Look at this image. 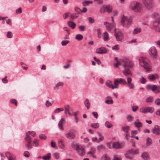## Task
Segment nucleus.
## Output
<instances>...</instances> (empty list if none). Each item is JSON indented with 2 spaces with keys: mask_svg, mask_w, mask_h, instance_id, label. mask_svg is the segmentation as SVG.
<instances>
[{
  "mask_svg": "<svg viewBox=\"0 0 160 160\" xmlns=\"http://www.w3.org/2000/svg\"><path fill=\"white\" fill-rule=\"evenodd\" d=\"M130 9L134 12H140L142 10V4L136 1L132 2L129 5Z\"/></svg>",
  "mask_w": 160,
  "mask_h": 160,
  "instance_id": "f257e3e1",
  "label": "nucleus"
},
{
  "mask_svg": "<svg viewBox=\"0 0 160 160\" xmlns=\"http://www.w3.org/2000/svg\"><path fill=\"white\" fill-rule=\"evenodd\" d=\"M139 61L140 65L143 67L147 71H150L151 70L150 62L148 59L143 57H140Z\"/></svg>",
  "mask_w": 160,
  "mask_h": 160,
  "instance_id": "f03ea898",
  "label": "nucleus"
},
{
  "mask_svg": "<svg viewBox=\"0 0 160 160\" xmlns=\"http://www.w3.org/2000/svg\"><path fill=\"white\" fill-rule=\"evenodd\" d=\"M72 146L75 148L78 154L81 156H83L85 154V151L83 148L81 146L78 145L75 143H73Z\"/></svg>",
  "mask_w": 160,
  "mask_h": 160,
  "instance_id": "7ed1b4c3",
  "label": "nucleus"
},
{
  "mask_svg": "<svg viewBox=\"0 0 160 160\" xmlns=\"http://www.w3.org/2000/svg\"><path fill=\"white\" fill-rule=\"evenodd\" d=\"M148 52L150 56L153 58L156 59L158 56L157 50L154 46L151 47L148 50Z\"/></svg>",
  "mask_w": 160,
  "mask_h": 160,
  "instance_id": "20e7f679",
  "label": "nucleus"
},
{
  "mask_svg": "<svg viewBox=\"0 0 160 160\" xmlns=\"http://www.w3.org/2000/svg\"><path fill=\"white\" fill-rule=\"evenodd\" d=\"M121 61L122 62L124 68H132L133 66L132 62L127 58H122L121 59Z\"/></svg>",
  "mask_w": 160,
  "mask_h": 160,
  "instance_id": "39448f33",
  "label": "nucleus"
},
{
  "mask_svg": "<svg viewBox=\"0 0 160 160\" xmlns=\"http://www.w3.org/2000/svg\"><path fill=\"white\" fill-rule=\"evenodd\" d=\"M121 22L122 25L124 27H128L131 24L132 20L129 18L123 15L122 17Z\"/></svg>",
  "mask_w": 160,
  "mask_h": 160,
  "instance_id": "423d86ee",
  "label": "nucleus"
},
{
  "mask_svg": "<svg viewBox=\"0 0 160 160\" xmlns=\"http://www.w3.org/2000/svg\"><path fill=\"white\" fill-rule=\"evenodd\" d=\"M116 29L114 30V35L116 40L118 41L121 42L124 38V34L122 32L120 31H116Z\"/></svg>",
  "mask_w": 160,
  "mask_h": 160,
  "instance_id": "0eeeda50",
  "label": "nucleus"
},
{
  "mask_svg": "<svg viewBox=\"0 0 160 160\" xmlns=\"http://www.w3.org/2000/svg\"><path fill=\"white\" fill-rule=\"evenodd\" d=\"M132 78L128 77L127 78V81L125 83L130 89H133L135 88V85L132 82Z\"/></svg>",
  "mask_w": 160,
  "mask_h": 160,
  "instance_id": "6e6552de",
  "label": "nucleus"
},
{
  "mask_svg": "<svg viewBox=\"0 0 160 160\" xmlns=\"http://www.w3.org/2000/svg\"><path fill=\"white\" fill-rule=\"evenodd\" d=\"M144 2L146 7L147 9H150L153 6V0H143Z\"/></svg>",
  "mask_w": 160,
  "mask_h": 160,
  "instance_id": "1a4fd4ad",
  "label": "nucleus"
},
{
  "mask_svg": "<svg viewBox=\"0 0 160 160\" xmlns=\"http://www.w3.org/2000/svg\"><path fill=\"white\" fill-rule=\"evenodd\" d=\"M65 136L66 137L70 139H74L75 137V135L73 132L72 130H69L68 132L66 133Z\"/></svg>",
  "mask_w": 160,
  "mask_h": 160,
  "instance_id": "9d476101",
  "label": "nucleus"
},
{
  "mask_svg": "<svg viewBox=\"0 0 160 160\" xmlns=\"http://www.w3.org/2000/svg\"><path fill=\"white\" fill-rule=\"evenodd\" d=\"M152 132L153 133L157 135H159V132H160V126L157 125H155L154 128L152 129Z\"/></svg>",
  "mask_w": 160,
  "mask_h": 160,
  "instance_id": "9b49d317",
  "label": "nucleus"
},
{
  "mask_svg": "<svg viewBox=\"0 0 160 160\" xmlns=\"http://www.w3.org/2000/svg\"><path fill=\"white\" fill-rule=\"evenodd\" d=\"M124 70L123 71V72L124 75L127 77V78H131L132 77V73L131 71L127 68H124Z\"/></svg>",
  "mask_w": 160,
  "mask_h": 160,
  "instance_id": "f8f14e48",
  "label": "nucleus"
},
{
  "mask_svg": "<svg viewBox=\"0 0 160 160\" xmlns=\"http://www.w3.org/2000/svg\"><path fill=\"white\" fill-rule=\"evenodd\" d=\"M160 22L158 20H156L153 23L154 29L155 31L158 32H160V27H158L159 24Z\"/></svg>",
  "mask_w": 160,
  "mask_h": 160,
  "instance_id": "ddd939ff",
  "label": "nucleus"
},
{
  "mask_svg": "<svg viewBox=\"0 0 160 160\" xmlns=\"http://www.w3.org/2000/svg\"><path fill=\"white\" fill-rule=\"evenodd\" d=\"M25 139L27 141V143L26 146L28 148L31 149L32 148V146L31 144V138L30 137H25Z\"/></svg>",
  "mask_w": 160,
  "mask_h": 160,
  "instance_id": "4468645a",
  "label": "nucleus"
},
{
  "mask_svg": "<svg viewBox=\"0 0 160 160\" xmlns=\"http://www.w3.org/2000/svg\"><path fill=\"white\" fill-rule=\"evenodd\" d=\"M107 52V50L105 48L101 47L96 50V52L98 54L105 53Z\"/></svg>",
  "mask_w": 160,
  "mask_h": 160,
  "instance_id": "2eb2a0df",
  "label": "nucleus"
},
{
  "mask_svg": "<svg viewBox=\"0 0 160 160\" xmlns=\"http://www.w3.org/2000/svg\"><path fill=\"white\" fill-rule=\"evenodd\" d=\"M5 155L9 160H16L15 157L9 152H6Z\"/></svg>",
  "mask_w": 160,
  "mask_h": 160,
  "instance_id": "dca6fc26",
  "label": "nucleus"
},
{
  "mask_svg": "<svg viewBox=\"0 0 160 160\" xmlns=\"http://www.w3.org/2000/svg\"><path fill=\"white\" fill-rule=\"evenodd\" d=\"M102 38L104 41H108L110 39L109 36V34L107 32H105L103 33Z\"/></svg>",
  "mask_w": 160,
  "mask_h": 160,
  "instance_id": "f3484780",
  "label": "nucleus"
},
{
  "mask_svg": "<svg viewBox=\"0 0 160 160\" xmlns=\"http://www.w3.org/2000/svg\"><path fill=\"white\" fill-rule=\"evenodd\" d=\"M112 146L113 148L116 149H119L122 147L121 145L118 142H113Z\"/></svg>",
  "mask_w": 160,
  "mask_h": 160,
  "instance_id": "a211bd4d",
  "label": "nucleus"
},
{
  "mask_svg": "<svg viewBox=\"0 0 160 160\" xmlns=\"http://www.w3.org/2000/svg\"><path fill=\"white\" fill-rule=\"evenodd\" d=\"M64 122L65 119L63 118H62L60 120L59 122L58 123V126L60 129L62 130H63V129L62 124Z\"/></svg>",
  "mask_w": 160,
  "mask_h": 160,
  "instance_id": "6ab92c4d",
  "label": "nucleus"
},
{
  "mask_svg": "<svg viewBox=\"0 0 160 160\" xmlns=\"http://www.w3.org/2000/svg\"><path fill=\"white\" fill-rule=\"evenodd\" d=\"M157 86L154 85H148L147 86V88L148 89H151L152 91L155 92Z\"/></svg>",
  "mask_w": 160,
  "mask_h": 160,
  "instance_id": "aec40b11",
  "label": "nucleus"
},
{
  "mask_svg": "<svg viewBox=\"0 0 160 160\" xmlns=\"http://www.w3.org/2000/svg\"><path fill=\"white\" fill-rule=\"evenodd\" d=\"M134 123L135 126L137 128H141L142 126V123L139 121L138 119H137Z\"/></svg>",
  "mask_w": 160,
  "mask_h": 160,
  "instance_id": "412c9836",
  "label": "nucleus"
},
{
  "mask_svg": "<svg viewBox=\"0 0 160 160\" xmlns=\"http://www.w3.org/2000/svg\"><path fill=\"white\" fill-rule=\"evenodd\" d=\"M4 20L7 25L9 26H11L12 25V20L9 18L8 17H5V19Z\"/></svg>",
  "mask_w": 160,
  "mask_h": 160,
  "instance_id": "4be33fe9",
  "label": "nucleus"
},
{
  "mask_svg": "<svg viewBox=\"0 0 160 160\" xmlns=\"http://www.w3.org/2000/svg\"><path fill=\"white\" fill-rule=\"evenodd\" d=\"M114 24L113 23H108L106 25V28L108 31H110L114 27Z\"/></svg>",
  "mask_w": 160,
  "mask_h": 160,
  "instance_id": "5701e85b",
  "label": "nucleus"
},
{
  "mask_svg": "<svg viewBox=\"0 0 160 160\" xmlns=\"http://www.w3.org/2000/svg\"><path fill=\"white\" fill-rule=\"evenodd\" d=\"M154 109L152 107H146V113H152L154 111Z\"/></svg>",
  "mask_w": 160,
  "mask_h": 160,
  "instance_id": "b1692460",
  "label": "nucleus"
},
{
  "mask_svg": "<svg viewBox=\"0 0 160 160\" xmlns=\"http://www.w3.org/2000/svg\"><path fill=\"white\" fill-rule=\"evenodd\" d=\"M68 24L72 29H74L76 26V24L74 22L71 21H68Z\"/></svg>",
  "mask_w": 160,
  "mask_h": 160,
  "instance_id": "393cba45",
  "label": "nucleus"
},
{
  "mask_svg": "<svg viewBox=\"0 0 160 160\" xmlns=\"http://www.w3.org/2000/svg\"><path fill=\"white\" fill-rule=\"evenodd\" d=\"M65 110L68 112V114L70 116L72 115V114L70 112V106L67 105L64 106Z\"/></svg>",
  "mask_w": 160,
  "mask_h": 160,
  "instance_id": "a878e982",
  "label": "nucleus"
},
{
  "mask_svg": "<svg viewBox=\"0 0 160 160\" xmlns=\"http://www.w3.org/2000/svg\"><path fill=\"white\" fill-rule=\"evenodd\" d=\"M36 134V133L34 131H29L26 133L25 137H30L29 135H30L34 137Z\"/></svg>",
  "mask_w": 160,
  "mask_h": 160,
  "instance_id": "bb28decb",
  "label": "nucleus"
},
{
  "mask_svg": "<svg viewBox=\"0 0 160 160\" xmlns=\"http://www.w3.org/2000/svg\"><path fill=\"white\" fill-rule=\"evenodd\" d=\"M120 83V82L118 79H116L114 81V86H112V89H114L115 88H118V85Z\"/></svg>",
  "mask_w": 160,
  "mask_h": 160,
  "instance_id": "cd10ccee",
  "label": "nucleus"
},
{
  "mask_svg": "<svg viewBox=\"0 0 160 160\" xmlns=\"http://www.w3.org/2000/svg\"><path fill=\"white\" fill-rule=\"evenodd\" d=\"M141 157L145 160H147L149 158V155L148 153L147 152H144L142 155Z\"/></svg>",
  "mask_w": 160,
  "mask_h": 160,
  "instance_id": "c85d7f7f",
  "label": "nucleus"
},
{
  "mask_svg": "<svg viewBox=\"0 0 160 160\" xmlns=\"http://www.w3.org/2000/svg\"><path fill=\"white\" fill-rule=\"evenodd\" d=\"M158 78V75L156 74L150 75L148 76V78L150 80H154Z\"/></svg>",
  "mask_w": 160,
  "mask_h": 160,
  "instance_id": "c756f323",
  "label": "nucleus"
},
{
  "mask_svg": "<svg viewBox=\"0 0 160 160\" xmlns=\"http://www.w3.org/2000/svg\"><path fill=\"white\" fill-rule=\"evenodd\" d=\"M152 139L149 137L147 138L146 139V145L147 146H149L152 143Z\"/></svg>",
  "mask_w": 160,
  "mask_h": 160,
  "instance_id": "7c9ffc66",
  "label": "nucleus"
},
{
  "mask_svg": "<svg viewBox=\"0 0 160 160\" xmlns=\"http://www.w3.org/2000/svg\"><path fill=\"white\" fill-rule=\"evenodd\" d=\"M84 104L88 109L90 106V102L88 99H86L84 102Z\"/></svg>",
  "mask_w": 160,
  "mask_h": 160,
  "instance_id": "2f4dec72",
  "label": "nucleus"
},
{
  "mask_svg": "<svg viewBox=\"0 0 160 160\" xmlns=\"http://www.w3.org/2000/svg\"><path fill=\"white\" fill-rule=\"evenodd\" d=\"M128 152L129 153L131 154H137L139 152L138 150L137 149H131Z\"/></svg>",
  "mask_w": 160,
  "mask_h": 160,
  "instance_id": "473e14b6",
  "label": "nucleus"
},
{
  "mask_svg": "<svg viewBox=\"0 0 160 160\" xmlns=\"http://www.w3.org/2000/svg\"><path fill=\"white\" fill-rule=\"evenodd\" d=\"M122 130L125 133H128L130 130V127L127 126L122 127Z\"/></svg>",
  "mask_w": 160,
  "mask_h": 160,
  "instance_id": "72a5a7b5",
  "label": "nucleus"
},
{
  "mask_svg": "<svg viewBox=\"0 0 160 160\" xmlns=\"http://www.w3.org/2000/svg\"><path fill=\"white\" fill-rule=\"evenodd\" d=\"M51 154L50 153H48V154L45 155L43 156L42 158L44 160H49L50 158H51Z\"/></svg>",
  "mask_w": 160,
  "mask_h": 160,
  "instance_id": "f704fd0d",
  "label": "nucleus"
},
{
  "mask_svg": "<svg viewBox=\"0 0 160 160\" xmlns=\"http://www.w3.org/2000/svg\"><path fill=\"white\" fill-rule=\"evenodd\" d=\"M106 10L108 13H111L112 11V7L109 5H108L106 6Z\"/></svg>",
  "mask_w": 160,
  "mask_h": 160,
  "instance_id": "c9c22d12",
  "label": "nucleus"
},
{
  "mask_svg": "<svg viewBox=\"0 0 160 160\" xmlns=\"http://www.w3.org/2000/svg\"><path fill=\"white\" fill-rule=\"evenodd\" d=\"M64 85L63 83L62 82H58L57 83L55 86V88L58 89L60 87H62Z\"/></svg>",
  "mask_w": 160,
  "mask_h": 160,
  "instance_id": "e433bc0d",
  "label": "nucleus"
},
{
  "mask_svg": "<svg viewBox=\"0 0 160 160\" xmlns=\"http://www.w3.org/2000/svg\"><path fill=\"white\" fill-rule=\"evenodd\" d=\"M102 160H111L109 156L107 154H105L102 157Z\"/></svg>",
  "mask_w": 160,
  "mask_h": 160,
  "instance_id": "4c0bfd02",
  "label": "nucleus"
},
{
  "mask_svg": "<svg viewBox=\"0 0 160 160\" xmlns=\"http://www.w3.org/2000/svg\"><path fill=\"white\" fill-rule=\"evenodd\" d=\"M39 140L38 139H35L33 140V145L34 147H37L39 145L38 142Z\"/></svg>",
  "mask_w": 160,
  "mask_h": 160,
  "instance_id": "58836bf2",
  "label": "nucleus"
},
{
  "mask_svg": "<svg viewBox=\"0 0 160 160\" xmlns=\"http://www.w3.org/2000/svg\"><path fill=\"white\" fill-rule=\"evenodd\" d=\"M83 38V36L81 34H78L75 37V39L78 41H80Z\"/></svg>",
  "mask_w": 160,
  "mask_h": 160,
  "instance_id": "ea45409f",
  "label": "nucleus"
},
{
  "mask_svg": "<svg viewBox=\"0 0 160 160\" xmlns=\"http://www.w3.org/2000/svg\"><path fill=\"white\" fill-rule=\"evenodd\" d=\"M122 64V62L121 61V59L120 60H117V62L114 63V66L115 67H118V66L121 65Z\"/></svg>",
  "mask_w": 160,
  "mask_h": 160,
  "instance_id": "a19ab883",
  "label": "nucleus"
},
{
  "mask_svg": "<svg viewBox=\"0 0 160 160\" xmlns=\"http://www.w3.org/2000/svg\"><path fill=\"white\" fill-rule=\"evenodd\" d=\"M106 127L108 128H110L112 127V125L108 121H106L105 123Z\"/></svg>",
  "mask_w": 160,
  "mask_h": 160,
  "instance_id": "79ce46f5",
  "label": "nucleus"
},
{
  "mask_svg": "<svg viewBox=\"0 0 160 160\" xmlns=\"http://www.w3.org/2000/svg\"><path fill=\"white\" fill-rule=\"evenodd\" d=\"M78 17V13H73L71 15V18L72 19H74Z\"/></svg>",
  "mask_w": 160,
  "mask_h": 160,
  "instance_id": "37998d69",
  "label": "nucleus"
},
{
  "mask_svg": "<svg viewBox=\"0 0 160 160\" xmlns=\"http://www.w3.org/2000/svg\"><path fill=\"white\" fill-rule=\"evenodd\" d=\"M153 100V97L150 96L147 98L146 99V102L147 103L151 102Z\"/></svg>",
  "mask_w": 160,
  "mask_h": 160,
  "instance_id": "c03bdc74",
  "label": "nucleus"
},
{
  "mask_svg": "<svg viewBox=\"0 0 160 160\" xmlns=\"http://www.w3.org/2000/svg\"><path fill=\"white\" fill-rule=\"evenodd\" d=\"M126 118L128 121L131 122L133 121V117L130 115H128L127 116Z\"/></svg>",
  "mask_w": 160,
  "mask_h": 160,
  "instance_id": "a18cd8bd",
  "label": "nucleus"
},
{
  "mask_svg": "<svg viewBox=\"0 0 160 160\" xmlns=\"http://www.w3.org/2000/svg\"><path fill=\"white\" fill-rule=\"evenodd\" d=\"M106 10V7L105 5H103L100 9V11L101 13H104Z\"/></svg>",
  "mask_w": 160,
  "mask_h": 160,
  "instance_id": "49530a36",
  "label": "nucleus"
},
{
  "mask_svg": "<svg viewBox=\"0 0 160 160\" xmlns=\"http://www.w3.org/2000/svg\"><path fill=\"white\" fill-rule=\"evenodd\" d=\"M96 151L95 149L94 148H92L91 151L88 152V154H90L91 155H93L95 153Z\"/></svg>",
  "mask_w": 160,
  "mask_h": 160,
  "instance_id": "de8ad7c7",
  "label": "nucleus"
},
{
  "mask_svg": "<svg viewBox=\"0 0 160 160\" xmlns=\"http://www.w3.org/2000/svg\"><path fill=\"white\" fill-rule=\"evenodd\" d=\"M77 112H74L72 114V115H73L74 116L75 119V120L76 122L77 123L78 122V118L77 116Z\"/></svg>",
  "mask_w": 160,
  "mask_h": 160,
  "instance_id": "09e8293b",
  "label": "nucleus"
},
{
  "mask_svg": "<svg viewBox=\"0 0 160 160\" xmlns=\"http://www.w3.org/2000/svg\"><path fill=\"white\" fill-rule=\"evenodd\" d=\"M69 41L68 40H62L61 42V45L62 46H65L68 44Z\"/></svg>",
  "mask_w": 160,
  "mask_h": 160,
  "instance_id": "8fccbe9b",
  "label": "nucleus"
},
{
  "mask_svg": "<svg viewBox=\"0 0 160 160\" xmlns=\"http://www.w3.org/2000/svg\"><path fill=\"white\" fill-rule=\"evenodd\" d=\"M140 111L142 113H146V107H142L140 108Z\"/></svg>",
  "mask_w": 160,
  "mask_h": 160,
  "instance_id": "3c124183",
  "label": "nucleus"
},
{
  "mask_svg": "<svg viewBox=\"0 0 160 160\" xmlns=\"http://www.w3.org/2000/svg\"><path fill=\"white\" fill-rule=\"evenodd\" d=\"M120 48L119 46L118 45H116L112 48V49L113 50H118Z\"/></svg>",
  "mask_w": 160,
  "mask_h": 160,
  "instance_id": "603ef678",
  "label": "nucleus"
},
{
  "mask_svg": "<svg viewBox=\"0 0 160 160\" xmlns=\"http://www.w3.org/2000/svg\"><path fill=\"white\" fill-rule=\"evenodd\" d=\"M105 102L108 104H112L113 103V101L112 99H110V100H106Z\"/></svg>",
  "mask_w": 160,
  "mask_h": 160,
  "instance_id": "864d4df0",
  "label": "nucleus"
},
{
  "mask_svg": "<svg viewBox=\"0 0 160 160\" xmlns=\"http://www.w3.org/2000/svg\"><path fill=\"white\" fill-rule=\"evenodd\" d=\"M63 110V108H58L54 110V112L55 113H58L60 112L61 111H62Z\"/></svg>",
  "mask_w": 160,
  "mask_h": 160,
  "instance_id": "5fc2aeb1",
  "label": "nucleus"
},
{
  "mask_svg": "<svg viewBox=\"0 0 160 160\" xmlns=\"http://www.w3.org/2000/svg\"><path fill=\"white\" fill-rule=\"evenodd\" d=\"M141 31V29L140 28H136L133 30V33L135 34H137L140 32Z\"/></svg>",
  "mask_w": 160,
  "mask_h": 160,
  "instance_id": "6e6d98bb",
  "label": "nucleus"
},
{
  "mask_svg": "<svg viewBox=\"0 0 160 160\" xmlns=\"http://www.w3.org/2000/svg\"><path fill=\"white\" fill-rule=\"evenodd\" d=\"M90 126L95 128H98L99 127V125L98 123H96L94 124H91Z\"/></svg>",
  "mask_w": 160,
  "mask_h": 160,
  "instance_id": "4d7b16f0",
  "label": "nucleus"
},
{
  "mask_svg": "<svg viewBox=\"0 0 160 160\" xmlns=\"http://www.w3.org/2000/svg\"><path fill=\"white\" fill-rule=\"evenodd\" d=\"M97 149L99 151L104 149V147L102 145H100L97 146Z\"/></svg>",
  "mask_w": 160,
  "mask_h": 160,
  "instance_id": "13d9d810",
  "label": "nucleus"
},
{
  "mask_svg": "<svg viewBox=\"0 0 160 160\" xmlns=\"http://www.w3.org/2000/svg\"><path fill=\"white\" fill-rule=\"evenodd\" d=\"M111 81L110 80H107L106 82V85L108 87L111 88L112 85L111 84Z\"/></svg>",
  "mask_w": 160,
  "mask_h": 160,
  "instance_id": "bf43d9fd",
  "label": "nucleus"
},
{
  "mask_svg": "<svg viewBox=\"0 0 160 160\" xmlns=\"http://www.w3.org/2000/svg\"><path fill=\"white\" fill-rule=\"evenodd\" d=\"M45 105L47 107H49L52 105V103L48 101H47L45 103Z\"/></svg>",
  "mask_w": 160,
  "mask_h": 160,
  "instance_id": "052dcab7",
  "label": "nucleus"
},
{
  "mask_svg": "<svg viewBox=\"0 0 160 160\" xmlns=\"http://www.w3.org/2000/svg\"><path fill=\"white\" fill-rule=\"evenodd\" d=\"M10 102L11 103L14 104L16 106L17 105V100L14 99H12L10 100Z\"/></svg>",
  "mask_w": 160,
  "mask_h": 160,
  "instance_id": "680f3d73",
  "label": "nucleus"
},
{
  "mask_svg": "<svg viewBox=\"0 0 160 160\" xmlns=\"http://www.w3.org/2000/svg\"><path fill=\"white\" fill-rule=\"evenodd\" d=\"M39 137L40 139L43 140H45L47 138L46 137L44 134H40L39 135Z\"/></svg>",
  "mask_w": 160,
  "mask_h": 160,
  "instance_id": "e2e57ef3",
  "label": "nucleus"
},
{
  "mask_svg": "<svg viewBox=\"0 0 160 160\" xmlns=\"http://www.w3.org/2000/svg\"><path fill=\"white\" fill-rule=\"evenodd\" d=\"M79 27L81 31H84L85 30V27L84 26H80Z\"/></svg>",
  "mask_w": 160,
  "mask_h": 160,
  "instance_id": "0e129e2a",
  "label": "nucleus"
},
{
  "mask_svg": "<svg viewBox=\"0 0 160 160\" xmlns=\"http://www.w3.org/2000/svg\"><path fill=\"white\" fill-rule=\"evenodd\" d=\"M22 12V10L20 8L17 9L16 10V13L17 14H20Z\"/></svg>",
  "mask_w": 160,
  "mask_h": 160,
  "instance_id": "69168bd1",
  "label": "nucleus"
},
{
  "mask_svg": "<svg viewBox=\"0 0 160 160\" xmlns=\"http://www.w3.org/2000/svg\"><path fill=\"white\" fill-rule=\"evenodd\" d=\"M12 33L11 32L8 31L7 32V36L8 38H11L12 37Z\"/></svg>",
  "mask_w": 160,
  "mask_h": 160,
  "instance_id": "338daca9",
  "label": "nucleus"
},
{
  "mask_svg": "<svg viewBox=\"0 0 160 160\" xmlns=\"http://www.w3.org/2000/svg\"><path fill=\"white\" fill-rule=\"evenodd\" d=\"M113 160H121V158L117 155H115L114 156Z\"/></svg>",
  "mask_w": 160,
  "mask_h": 160,
  "instance_id": "774afa93",
  "label": "nucleus"
}]
</instances>
